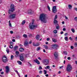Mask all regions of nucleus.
Segmentation results:
<instances>
[{
  "instance_id": "obj_9",
  "label": "nucleus",
  "mask_w": 77,
  "mask_h": 77,
  "mask_svg": "<svg viewBox=\"0 0 77 77\" xmlns=\"http://www.w3.org/2000/svg\"><path fill=\"white\" fill-rule=\"evenodd\" d=\"M27 13L30 15H32L33 14V11L32 9H29L28 10Z\"/></svg>"
},
{
  "instance_id": "obj_41",
  "label": "nucleus",
  "mask_w": 77,
  "mask_h": 77,
  "mask_svg": "<svg viewBox=\"0 0 77 77\" xmlns=\"http://www.w3.org/2000/svg\"><path fill=\"white\" fill-rule=\"evenodd\" d=\"M42 69V67H41V66H39V68H38V69L40 70V69Z\"/></svg>"
},
{
  "instance_id": "obj_20",
  "label": "nucleus",
  "mask_w": 77,
  "mask_h": 77,
  "mask_svg": "<svg viewBox=\"0 0 77 77\" xmlns=\"http://www.w3.org/2000/svg\"><path fill=\"white\" fill-rule=\"evenodd\" d=\"M44 47H45V48L46 50H48V46L47 45H44Z\"/></svg>"
},
{
  "instance_id": "obj_54",
  "label": "nucleus",
  "mask_w": 77,
  "mask_h": 77,
  "mask_svg": "<svg viewBox=\"0 0 77 77\" xmlns=\"http://www.w3.org/2000/svg\"><path fill=\"white\" fill-rule=\"evenodd\" d=\"M74 48V47H73V46H71V49H73V48Z\"/></svg>"
},
{
  "instance_id": "obj_57",
  "label": "nucleus",
  "mask_w": 77,
  "mask_h": 77,
  "mask_svg": "<svg viewBox=\"0 0 77 77\" xmlns=\"http://www.w3.org/2000/svg\"><path fill=\"white\" fill-rule=\"evenodd\" d=\"M32 41H31L29 42V44H30L32 43Z\"/></svg>"
},
{
  "instance_id": "obj_15",
  "label": "nucleus",
  "mask_w": 77,
  "mask_h": 77,
  "mask_svg": "<svg viewBox=\"0 0 77 77\" xmlns=\"http://www.w3.org/2000/svg\"><path fill=\"white\" fill-rule=\"evenodd\" d=\"M39 38H40V35H38L36 36V38L37 40H39Z\"/></svg>"
},
{
  "instance_id": "obj_25",
  "label": "nucleus",
  "mask_w": 77,
  "mask_h": 77,
  "mask_svg": "<svg viewBox=\"0 0 77 77\" xmlns=\"http://www.w3.org/2000/svg\"><path fill=\"white\" fill-rule=\"evenodd\" d=\"M23 36L25 38H27V35L26 34H24L23 35Z\"/></svg>"
},
{
  "instance_id": "obj_7",
  "label": "nucleus",
  "mask_w": 77,
  "mask_h": 77,
  "mask_svg": "<svg viewBox=\"0 0 77 77\" xmlns=\"http://www.w3.org/2000/svg\"><path fill=\"white\" fill-rule=\"evenodd\" d=\"M52 12L53 13H56L57 12V9H56V6H54L52 7Z\"/></svg>"
},
{
  "instance_id": "obj_11",
  "label": "nucleus",
  "mask_w": 77,
  "mask_h": 77,
  "mask_svg": "<svg viewBox=\"0 0 77 77\" xmlns=\"http://www.w3.org/2000/svg\"><path fill=\"white\" fill-rule=\"evenodd\" d=\"M5 69L6 73H8L9 71V66H6L5 67Z\"/></svg>"
},
{
  "instance_id": "obj_61",
  "label": "nucleus",
  "mask_w": 77,
  "mask_h": 77,
  "mask_svg": "<svg viewBox=\"0 0 77 77\" xmlns=\"http://www.w3.org/2000/svg\"><path fill=\"white\" fill-rule=\"evenodd\" d=\"M15 72H16L17 73V74H18V71L17 70H14Z\"/></svg>"
},
{
  "instance_id": "obj_50",
  "label": "nucleus",
  "mask_w": 77,
  "mask_h": 77,
  "mask_svg": "<svg viewBox=\"0 0 77 77\" xmlns=\"http://www.w3.org/2000/svg\"><path fill=\"white\" fill-rule=\"evenodd\" d=\"M67 59H68V60H70V59H71V57H67Z\"/></svg>"
},
{
  "instance_id": "obj_42",
  "label": "nucleus",
  "mask_w": 77,
  "mask_h": 77,
  "mask_svg": "<svg viewBox=\"0 0 77 77\" xmlns=\"http://www.w3.org/2000/svg\"><path fill=\"white\" fill-rule=\"evenodd\" d=\"M10 44L11 45H12L14 44V43L12 42H10Z\"/></svg>"
},
{
  "instance_id": "obj_62",
  "label": "nucleus",
  "mask_w": 77,
  "mask_h": 77,
  "mask_svg": "<svg viewBox=\"0 0 77 77\" xmlns=\"http://www.w3.org/2000/svg\"><path fill=\"white\" fill-rule=\"evenodd\" d=\"M63 31H62L60 32V34H61V35H62V34H63Z\"/></svg>"
},
{
  "instance_id": "obj_55",
  "label": "nucleus",
  "mask_w": 77,
  "mask_h": 77,
  "mask_svg": "<svg viewBox=\"0 0 77 77\" xmlns=\"http://www.w3.org/2000/svg\"><path fill=\"white\" fill-rule=\"evenodd\" d=\"M12 41H13V42H15V40L13 39L12 40Z\"/></svg>"
},
{
  "instance_id": "obj_48",
  "label": "nucleus",
  "mask_w": 77,
  "mask_h": 77,
  "mask_svg": "<svg viewBox=\"0 0 77 77\" xmlns=\"http://www.w3.org/2000/svg\"><path fill=\"white\" fill-rule=\"evenodd\" d=\"M74 10H75V11H77V8H74Z\"/></svg>"
},
{
  "instance_id": "obj_43",
  "label": "nucleus",
  "mask_w": 77,
  "mask_h": 77,
  "mask_svg": "<svg viewBox=\"0 0 77 77\" xmlns=\"http://www.w3.org/2000/svg\"><path fill=\"white\" fill-rule=\"evenodd\" d=\"M75 21H77V17H76L74 18Z\"/></svg>"
},
{
  "instance_id": "obj_59",
  "label": "nucleus",
  "mask_w": 77,
  "mask_h": 77,
  "mask_svg": "<svg viewBox=\"0 0 77 77\" xmlns=\"http://www.w3.org/2000/svg\"><path fill=\"white\" fill-rule=\"evenodd\" d=\"M4 73V72H1V74H3Z\"/></svg>"
},
{
  "instance_id": "obj_4",
  "label": "nucleus",
  "mask_w": 77,
  "mask_h": 77,
  "mask_svg": "<svg viewBox=\"0 0 77 77\" xmlns=\"http://www.w3.org/2000/svg\"><path fill=\"white\" fill-rule=\"evenodd\" d=\"M72 70V66L71 65L68 64L66 68V71L67 72H70Z\"/></svg>"
},
{
  "instance_id": "obj_19",
  "label": "nucleus",
  "mask_w": 77,
  "mask_h": 77,
  "mask_svg": "<svg viewBox=\"0 0 77 77\" xmlns=\"http://www.w3.org/2000/svg\"><path fill=\"white\" fill-rule=\"evenodd\" d=\"M52 40L53 42H57V40H56V39H55V38H52Z\"/></svg>"
},
{
  "instance_id": "obj_1",
  "label": "nucleus",
  "mask_w": 77,
  "mask_h": 77,
  "mask_svg": "<svg viewBox=\"0 0 77 77\" xmlns=\"http://www.w3.org/2000/svg\"><path fill=\"white\" fill-rule=\"evenodd\" d=\"M48 19V17H47V14L44 13L41 14L39 17V20L44 23H47V20Z\"/></svg>"
},
{
  "instance_id": "obj_32",
  "label": "nucleus",
  "mask_w": 77,
  "mask_h": 77,
  "mask_svg": "<svg viewBox=\"0 0 77 77\" xmlns=\"http://www.w3.org/2000/svg\"><path fill=\"white\" fill-rule=\"evenodd\" d=\"M64 39L66 41H68V37H65Z\"/></svg>"
},
{
  "instance_id": "obj_28",
  "label": "nucleus",
  "mask_w": 77,
  "mask_h": 77,
  "mask_svg": "<svg viewBox=\"0 0 77 77\" xmlns=\"http://www.w3.org/2000/svg\"><path fill=\"white\" fill-rule=\"evenodd\" d=\"M26 23V21H25V20H24L23 21L22 23V24L23 25H24L25 24V23Z\"/></svg>"
},
{
  "instance_id": "obj_14",
  "label": "nucleus",
  "mask_w": 77,
  "mask_h": 77,
  "mask_svg": "<svg viewBox=\"0 0 77 77\" xmlns=\"http://www.w3.org/2000/svg\"><path fill=\"white\" fill-rule=\"evenodd\" d=\"M28 40H26L24 43V45L25 46H27V45H28Z\"/></svg>"
},
{
  "instance_id": "obj_26",
  "label": "nucleus",
  "mask_w": 77,
  "mask_h": 77,
  "mask_svg": "<svg viewBox=\"0 0 77 77\" xmlns=\"http://www.w3.org/2000/svg\"><path fill=\"white\" fill-rule=\"evenodd\" d=\"M54 24H56L57 23V21L56 19H54Z\"/></svg>"
},
{
  "instance_id": "obj_33",
  "label": "nucleus",
  "mask_w": 77,
  "mask_h": 77,
  "mask_svg": "<svg viewBox=\"0 0 77 77\" xmlns=\"http://www.w3.org/2000/svg\"><path fill=\"white\" fill-rule=\"evenodd\" d=\"M71 31H72V32L73 33H74V32H75V30L73 29H71Z\"/></svg>"
},
{
  "instance_id": "obj_2",
  "label": "nucleus",
  "mask_w": 77,
  "mask_h": 77,
  "mask_svg": "<svg viewBox=\"0 0 77 77\" xmlns=\"http://www.w3.org/2000/svg\"><path fill=\"white\" fill-rule=\"evenodd\" d=\"M14 11H15L14 5L12 4L11 5L10 9H9L8 10V13L9 14H11V12H14Z\"/></svg>"
},
{
  "instance_id": "obj_60",
  "label": "nucleus",
  "mask_w": 77,
  "mask_h": 77,
  "mask_svg": "<svg viewBox=\"0 0 77 77\" xmlns=\"http://www.w3.org/2000/svg\"><path fill=\"white\" fill-rule=\"evenodd\" d=\"M68 35V34L67 33H66L65 34V36H67Z\"/></svg>"
},
{
  "instance_id": "obj_51",
  "label": "nucleus",
  "mask_w": 77,
  "mask_h": 77,
  "mask_svg": "<svg viewBox=\"0 0 77 77\" xmlns=\"http://www.w3.org/2000/svg\"><path fill=\"white\" fill-rule=\"evenodd\" d=\"M63 31H66V28H63Z\"/></svg>"
},
{
  "instance_id": "obj_29",
  "label": "nucleus",
  "mask_w": 77,
  "mask_h": 77,
  "mask_svg": "<svg viewBox=\"0 0 77 77\" xmlns=\"http://www.w3.org/2000/svg\"><path fill=\"white\" fill-rule=\"evenodd\" d=\"M6 51L7 53H9V49H8V48H7Z\"/></svg>"
},
{
  "instance_id": "obj_36",
  "label": "nucleus",
  "mask_w": 77,
  "mask_h": 77,
  "mask_svg": "<svg viewBox=\"0 0 77 77\" xmlns=\"http://www.w3.org/2000/svg\"><path fill=\"white\" fill-rule=\"evenodd\" d=\"M35 45H36L35 46V47L39 46V43H37Z\"/></svg>"
},
{
  "instance_id": "obj_16",
  "label": "nucleus",
  "mask_w": 77,
  "mask_h": 77,
  "mask_svg": "<svg viewBox=\"0 0 77 77\" xmlns=\"http://www.w3.org/2000/svg\"><path fill=\"white\" fill-rule=\"evenodd\" d=\"M20 60H21V61H23V60H24V57H23V55L22 56L20 57Z\"/></svg>"
},
{
  "instance_id": "obj_44",
  "label": "nucleus",
  "mask_w": 77,
  "mask_h": 77,
  "mask_svg": "<svg viewBox=\"0 0 77 77\" xmlns=\"http://www.w3.org/2000/svg\"><path fill=\"white\" fill-rule=\"evenodd\" d=\"M63 53L65 54H67V52H66V51H64Z\"/></svg>"
},
{
  "instance_id": "obj_27",
  "label": "nucleus",
  "mask_w": 77,
  "mask_h": 77,
  "mask_svg": "<svg viewBox=\"0 0 77 77\" xmlns=\"http://www.w3.org/2000/svg\"><path fill=\"white\" fill-rule=\"evenodd\" d=\"M17 62L19 65H21V64H22V63L20 61H17Z\"/></svg>"
},
{
  "instance_id": "obj_37",
  "label": "nucleus",
  "mask_w": 77,
  "mask_h": 77,
  "mask_svg": "<svg viewBox=\"0 0 77 77\" xmlns=\"http://www.w3.org/2000/svg\"><path fill=\"white\" fill-rule=\"evenodd\" d=\"M14 58V55H11V60H12L13 59V58Z\"/></svg>"
},
{
  "instance_id": "obj_21",
  "label": "nucleus",
  "mask_w": 77,
  "mask_h": 77,
  "mask_svg": "<svg viewBox=\"0 0 77 77\" xmlns=\"http://www.w3.org/2000/svg\"><path fill=\"white\" fill-rule=\"evenodd\" d=\"M68 8L69 9H71L72 8V5H68Z\"/></svg>"
},
{
  "instance_id": "obj_49",
  "label": "nucleus",
  "mask_w": 77,
  "mask_h": 77,
  "mask_svg": "<svg viewBox=\"0 0 77 77\" xmlns=\"http://www.w3.org/2000/svg\"><path fill=\"white\" fill-rule=\"evenodd\" d=\"M10 32L11 33V34H12V33H14V32H13V31H10Z\"/></svg>"
},
{
  "instance_id": "obj_39",
  "label": "nucleus",
  "mask_w": 77,
  "mask_h": 77,
  "mask_svg": "<svg viewBox=\"0 0 77 77\" xmlns=\"http://www.w3.org/2000/svg\"><path fill=\"white\" fill-rule=\"evenodd\" d=\"M32 45H33V46H35V47H36V44H35V42L33 43Z\"/></svg>"
},
{
  "instance_id": "obj_30",
  "label": "nucleus",
  "mask_w": 77,
  "mask_h": 77,
  "mask_svg": "<svg viewBox=\"0 0 77 77\" xmlns=\"http://www.w3.org/2000/svg\"><path fill=\"white\" fill-rule=\"evenodd\" d=\"M44 72V74H47V70H44L43 71Z\"/></svg>"
},
{
  "instance_id": "obj_38",
  "label": "nucleus",
  "mask_w": 77,
  "mask_h": 77,
  "mask_svg": "<svg viewBox=\"0 0 77 77\" xmlns=\"http://www.w3.org/2000/svg\"><path fill=\"white\" fill-rule=\"evenodd\" d=\"M41 48H40V47H38L37 48L36 50L37 51H38V50H39Z\"/></svg>"
},
{
  "instance_id": "obj_40",
  "label": "nucleus",
  "mask_w": 77,
  "mask_h": 77,
  "mask_svg": "<svg viewBox=\"0 0 77 77\" xmlns=\"http://www.w3.org/2000/svg\"><path fill=\"white\" fill-rule=\"evenodd\" d=\"M16 54H19V52L18 51H16Z\"/></svg>"
},
{
  "instance_id": "obj_64",
  "label": "nucleus",
  "mask_w": 77,
  "mask_h": 77,
  "mask_svg": "<svg viewBox=\"0 0 77 77\" xmlns=\"http://www.w3.org/2000/svg\"><path fill=\"white\" fill-rule=\"evenodd\" d=\"M63 68V66H61L60 67V69H61V68Z\"/></svg>"
},
{
  "instance_id": "obj_35",
  "label": "nucleus",
  "mask_w": 77,
  "mask_h": 77,
  "mask_svg": "<svg viewBox=\"0 0 77 77\" xmlns=\"http://www.w3.org/2000/svg\"><path fill=\"white\" fill-rule=\"evenodd\" d=\"M9 48H13V46L12 45H11L9 46Z\"/></svg>"
},
{
  "instance_id": "obj_3",
  "label": "nucleus",
  "mask_w": 77,
  "mask_h": 77,
  "mask_svg": "<svg viewBox=\"0 0 77 77\" xmlns=\"http://www.w3.org/2000/svg\"><path fill=\"white\" fill-rule=\"evenodd\" d=\"M29 26L30 29H35V28L37 27V25H33V22H32V23H30Z\"/></svg>"
},
{
  "instance_id": "obj_56",
  "label": "nucleus",
  "mask_w": 77,
  "mask_h": 77,
  "mask_svg": "<svg viewBox=\"0 0 77 77\" xmlns=\"http://www.w3.org/2000/svg\"><path fill=\"white\" fill-rule=\"evenodd\" d=\"M74 45H75V46H77V43H75L74 44Z\"/></svg>"
},
{
  "instance_id": "obj_5",
  "label": "nucleus",
  "mask_w": 77,
  "mask_h": 77,
  "mask_svg": "<svg viewBox=\"0 0 77 77\" xmlns=\"http://www.w3.org/2000/svg\"><path fill=\"white\" fill-rule=\"evenodd\" d=\"M2 60L3 62H4V63H6V62H7L8 61V59H7V58L5 55L3 56L2 58Z\"/></svg>"
},
{
  "instance_id": "obj_23",
  "label": "nucleus",
  "mask_w": 77,
  "mask_h": 77,
  "mask_svg": "<svg viewBox=\"0 0 77 77\" xmlns=\"http://www.w3.org/2000/svg\"><path fill=\"white\" fill-rule=\"evenodd\" d=\"M45 69H50V66H47L46 67H45Z\"/></svg>"
},
{
  "instance_id": "obj_52",
  "label": "nucleus",
  "mask_w": 77,
  "mask_h": 77,
  "mask_svg": "<svg viewBox=\"0 0 77 77\" xmlns=\"http://www.w3.org/2000/svg\"><path fill=\"white\" fill-rule=\"evenodd\" d=\"M38 59H39V60H41V58L40 57H38Z\"/></svg>"
},
{
  "instance_id": "obj_46",
  "label": "nucleus",
  "mask_w": 77,
  "mask_h": 77,
  "mask_svg": "<svg viewBox=\"0 0 77 77\" xmlns=\"http://www.w3.org/2000/svg\"><path fill=\"white\" fill-rule=\"evenodd\" d=\"M9 26L10 27H12V25L11 24V23H9Z\"/></svg>"
},
{
  "instance_id": "obj_18",
  "label": "nucleus",
  "mask_w": 77,
  "mask_h": 77,
  "mask_svg": "<svg viewBox=\"0 0 77 77\" xmlns=\"http://www.w3.org/2000/svg\"><path fill=\"white\" fill-rule=\"evenodd\" d=\"M24 51V49L22 48H21L19 49V51L20 52H22Z\"/></svg>"
},
{
  "instance_id": "obj_45",
  "label": "nucleus",
  "mask_w": 77,
  "mask_h": 77,
  "mask_svg": "<svg viewBox=\"0 0 77 77\" xmlns=\"http://www.w3.org/2000/svg\"><path fill=\"white\" fill-rule=\"evenodd\" d=\"M32 34H29L28 36H29V37H31V36H32Z\"/></svg>"
},
{
  "instance_id": "obj_6",
  "label": "nucleus",
  "mask_w": 77,
  "mask_h": 77,
  "mask_svg": "<svg viewBox=\"0 0 77 77\" xmlns=\"http://www.w3.org/2000/svg\"><path fill=\"white\" fill-rule=\"evenodd\" d=\"M15 17H16V14H12L10 15L9 16V18L10 19H14L15 18Z\"/></svg>"
},
{
  "instance_id": "obj_58",
  "label": "nucleus",
  "mask_w": 77,
  "mask_h": 77,
  "mask_svg": "<svg viewBox=\"0 0 77 77\" xmlns=\"http://www.w3.org/2000/svg\"><path fill=\"white\" fill-rule=\"evenodd\" d=\"M50 40V38H47V41H48Z\"/></svg>"
},
{
  "instance_id": "obj_53",
  "label": "nucleus",
  "mask_w": 77,
  "mask_h": 77,
  "mask_svg": "<svg viewBox=\"0 0 77 77\" xmlns=\"http://www.w3.org/2000/svg\"><path fill=\"white\" fill-rule=\"evenodd\" d=\"M65 18L66 20H68V17L66 16H65Z\"/></svg>"
},
{
  "instance_id": "obj_63",
  "label": "nucleus",
  "mask_w": 77,
  "mask_h": 77,
  "mask_svg": "<svg viewBox=\"0 0 77 77\" xmlns=\"http://www.w3.org/2000/svg\"><path fill=\"white\" fill-rule=\"evenodd\" d=\"M45 76H46V77H48V74H47L46 75H45Z\"/></svg>"
},
{
  "instance_id": "obj_31",
  "label": "nucleus",
  "mask_w": 77,
  "mask_h": 77,
  "mask_svg": "<svg viewBox=\"0 0 77 77\" xmlns=\"http://www.w3.org/2000/svg\"><path fill=\"white\" fill-rule=\"evenodd\" d=\"M47 8L49 11H51V10H50V6H49L48 5L47 6Z\"/></svg>"
},
{
  "instance_id": "obj_13",
  "label": "nucleus",
  "mask_w": 77,
  "mask_h": 77,
  "mask_svg": "<svg viewBox=\"0 0 77 77\" xmlns=\"http://www.w3.org/2000/svg\"><path fill=\"white\" fill-rule=\"evenodd\" d=\"M54 55L55 58H57V57H58V53L57 52H55L54 53Z\"/></svg>"
},
{
  "instance_id": "obj_22",
  "label": "nucleus",
  "mask_w": 77,
  "mask_h": 77,
  "mask_svg": "<svg viewBox=\"0 0 77 77\" xmlns=\"http://www.w3.org/2000/svg\"><path fill=\"white\" fill-rule=\"evenodd\" d=\"M53 32L54 33L56 34V33H57V30H54L53 31Z\"/></svg>"
},
{
  "instance_id": "obj_8",
  "label": "nucleus",
  "mask_w": 77,
  "mask_h": 77,
  "mask_svg": "<svg viewBox=\"0 0 77 77\" xmlns=\"http://www.w3.org/2000/svg\"><path fill=\"white\" fill-rule=\"evenodd\" d=\"M43 63L45 64V65H48L49 62L48 60H44L43 61Z\"/></svg>"
},
{
  "instance_id": "obj_17",
  "label": "nucleus",
  "mask_w": 77,
  "mask_h": 77,
  "mask_svg": "<svg viewBox=\"0 0 77 77\" xmlns=\"http://www.w3.org/2000/svg\"><path fill=\"white\" fill-rule=\"evenodd\" d=\"M56 29L57 30H59V29H60V26H59V25H57L56 26Z\"/></svg>"
},
{
  "instance_id": "obj_47",
  "label": "nucleus",
  "mask_w": 77,
  "mask_h": 77,
  "mask_svg": "<svg viewBox=\"0 0 77 77\" xmlns=\"http://www.w3.org/2000/svg\"><path fill=\"white\" fill-rule=\"evenodd\" d=\"M69 39L71 40V41H72V38H71V37H70L69 38Z\"/></svg>"
},
{
  "instance_id": "obj_12",
  "label": "nucleus",
  "mask_w": 77,
  "mask_h": 77,
  "mask_svg": "<svg viewBox=\"0 0 77 77\" xmlns=\"http://www.w3.org/2000/svg\"><path fill=\"white\" fill-rule=\"evenodd\" d=\"M34 61L35 62V63H36L38 65H39V64H40V62H39V60H38L37 59H36L35 60H34Z\"/></svg>"
},
{
  "instance_id": "obj_10",
  "label": "nucleus",
  "mask_w": 77,
  "mask_h": 77,
  "mask_svg": "<svg viewBox=\"0 0 77 77\" xmlns=\"http://www.w3.org/2000/svg\"><path fill=\"white\" fill-rule=\"evenodd\" d=\"M52 48L55 49H56V48L59 47V46L57 44H54L52 45Z\"/></svg>"
},
{
  "instance_id": "obj_34",
  "label": "nucleus",
  "mask_w": 77,
  "mask_h": 77,
  "mask_svg": "<svg viewBox=\"0 0 77 77\" xmlns=\"http://www.w3.org/2000/svg\"><path fill=\"white\" fill-rule=\"evenodd\" d=\"M57 18V15H55V16L54 20H56Z\"/></svg>"
},
{
  "instance_id": "obj_24",
  "label": "nucleus",
  "mask_w": 77,
  "mask_h": 77,
  "mask_svg": "<svg viewBox=\"0 0 77 77\" xmlns=\"http://www.w3.org/2000/svg\"><path fill=\"white\" fill-rule=\"evenodd\" d=\"M18 49V46H15L14 48V50H17Z\"/></svg>"
}]
</instances>
